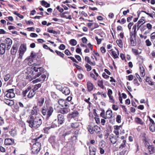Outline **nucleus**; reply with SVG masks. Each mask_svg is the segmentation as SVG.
<instances>
[{"mask_svg":"<svg viewBox=\"0 0 155 155\" xmlns=\"http://www.w3.org/2000/svg\"><path fill=\"white\" fill-rule=\"evenodd\" d=\"M28 126L31 128H37L39 127L42 123V120L39 117H33L30 116L26 121Z\"/></svg>","mask_w":155,"mask_h":155,"instance_id":"nucleus-1","label":"nucleus"},{"mask_svg":"<svg viewBox=\"0 0 155 155\" xmlns=\"http://www.w3.org/2000/svg\"><path fill=\"white\" fill-rule=\"evenodd\" d=\"M54 109L53 107L50 106L45 107H43L41 110V112L44 116H45V120L48 121L51 115L53 112Z\"/></svg>","mask_w":155,"mask_h":155,"instance_id":"nucleus-2","label":"nucleus"},{"mask_svg":"<svg viewBox=\"0 0 155 155\" xmlns=\"http://www.w3.org/2000/svg\"><path fill=\"white\" fill-rule=\"evenodd\" d=\"M137 28V25H135L133 26L132 29V31L130 32V45L132 46H134L136 45V42L135 40H133L132 37L133 36L135 38L137 34V31H136Z\"/></svg>","mask_w":155,"mask_h":155,"instance_id":"nucleus-3","label":"nucleus"},{"mask_svg":"<svg viewBox=\"0 0 155 155\" xmlns=\"http://www.w3.org/2000/svg\"><path fill=\"white\" fill-rule=\"evenodd\" d=\"M37 67H32V70L28 74L26 77V78L28 79L29 81H31V80L36 78V76H35V73H37L36 70Z\"/></svg>","mask_w":155,"mask_h":155,"instance_id":"nucleus-4","label":"nucleus"},{"mask_svg":"<svg viewBox=\"0 0 155 155\" xmlns=\"http://www.w3.org/2000/svg\"><path fill=\"white\" fill-rule=\"evenodd\" d=\"M87 128L91 134H94V132L98 133L101 131L100 127L97 125L93 127L91 125H89L88 126Z\"/></svg>","mask_w":155,"mask_h":155,"instance_id":"nucleus-5","label":"nucleus"},{"mask_svg":"<svg viewBox=\"0 0 155 155\" xmlns=\"http://www.w3.org/2000/svg\"><path fill=\"white\" fill-rule=\"evenodd\" d=\"M41 144L38 142H36L33 144L32 152L34 154L37 153L41 149Z\"/></svg>","mask_w":155,"mask_h":155,"instance_id":"nucleus-6","label":"nucleus"},{"mask_svg":"<svg viewBox=\"0 0 155 155\" xmlns=\"http://www.w3.org/2000/svg\"><path fill=\"white\" fill-rule=\"evenodd\" d=\"M14 90L13 89H11L7 90L6 92V96L8 98H12L15 97V94L14 92Z\"/></svg>","mask_w":155,"mask_h":155,"instance_id":"nucleus-7","label":"nucleus"},{"mask_svg":"<svg viewBox=\"0 0 155 155\" xmlns=\"http://www.w3.org/2000/svg\"><path fill=\"white\" fill-rule=\"evenodd\" d=\"M81 124L80 122H75L70 123L69 126L73 129H75L79 128L81 126Z\"/></svg>","mask_w":155,"mask_h":155,"instance_id":"nucleus-8","label":"nucleus"},{"mask_svg":"<svg viewBox=\"0 0 155 155\" xmlns=\"http://www.w3.org/2000/svg\"><path fill=\"white\" fill-rule=\"evenodd\" d=\"M58 102L59 104L63 107H69L68 102H67L66 100L60 99L58 101Z\"/></svg>","mask_w":155,"mask_h":155,"instance_id":"nucleus-9","label":"nucleus"},{"mask_svg":"<svg viewBox=\"0 0 155 155\" xmlns=\"http://www.w3.org/2000/svg\"><path fill=\"white\" fill-rule=\"evenodd\" d=\"M5 46H6L7 50H9L12 44V41L10 38H6L5 41Z\"/></svg>","mask_w":155,"mask_h":155,"instance_id":"nucleus-10","label":"nucleus"},{"mask_svg":"<svg viewBox=\"0 0 155 155\" xmlns=\"http://www.w3.org/2000/svg\"><path fill=\"white\" fill-rule=\"evenodd\" d=\"M14 143V140L12 138H6L5 139L4 141L5 144L7 145H12Z\"/></svg>","mask_w":155,"mask_h":155,"instance_id":"nucleus-11","label":"nucleus"},{"mask_svg":"<svg viewBox=\"0 0 155 155\" xmlns=\"http://www.w3.org/2000/svg\"><path fill=\"white\" fill-rule=\"evenodd\" d=\"M18 46L17 44H14L11 50V53L12 55L16 54L18 49Z\"/></svg>","mask_w":155,"mask_h":155,"instance_id":"nucleus-12","label":"nucleus"},{"mask_svg":"<svg viewBox=\"0 0 155 155\" xmlns=\"http://www.w3.org/2000/svg\"><path fill=\"white\" fill-rule=\"evenodd\" d=\"M57 117L58 124L60 125L63 124L64 121V116L61 114H60L58 115Z\"/></svg>","mask_w":155,"mask_h":155,"instance_id":"nucleus-13","label":"nucleus"},{"mask_svg":"<svg viewBox=\"0 0 155 155\" xmlns=\"http://www.w3.org/2000/svg\"><path fill=\"white\" fill-rule=\"evenodd\" d=\"M37 107L36 106H34L33 109L31 110L30 114V115L29 116L28 118H29L30 116H32L33 117H36L35 116L36 113H37Z\"/></svg>","mask_w":155,"mask_h":155,"instance_id":"nucleus-14","label":"nucleus"},{"mask_svg":"<svg viewBox=\"0 0 155 155\" xmlns=\"http://www.w3.org/2000/svg\"><path fill=\"white\" fill-rule=\"evenodd\" d=\"M90 155H95L96 148L92 145H90L89 147Z\"/></svg>","mask_w":155,"mask_h":155,"instance_id":"nucleus-15","label":"nucleus"},{"mask_svg":"<svg viewBox=\"0 0 155 155\" xmlns=\"http://www.w3.org/2000/svg\"><path fill=\"white\" fill-rule=\"evenodd\" d=\"M87 86L88 91L90 92L93 90L94 86L90 81H88L87 82Z\"/></svg>","mask_w":155,"mask_h":155,"instance_id":"nucleus-16","label":"nucleus"},{"mask_svg":"<svg viewBox=\"0 0 155 155\" xmlns=\"http://www.w3.org/2000/svg\"><path fill=\"white\" fill-rule=\"evenodd\" d=\"M5 45L3 43H2L0 45V54H3L5 51Z\"/></svg>","mask_w":155,"mask_h":155,"instance_id":"nucleus-17","label":"nucleus"},{"mask_svg":"<svg viewBox=\"0 0 155 155\" xmlns=\"http://www.w3.org/2000/svg\"><path fill=\"white\" fill-rule=\"evenodd\" d=\"M43 68L42 67L37 68V73H35V76H36V78L38 77L41 74V72L43 71Z\"/></svg>","mask_w":155,"mask_h":155,"instance_id":"nucleus-18","label":"nucleus"},{"mask_svg":"<svg viewBox=\"0 0 155 155\" xmlns=\"http://www.w3.org/2000/svg\"><path fill=\"white\" fill-rule=\"evenodd\" d=\"M61 92L65 95H68L70 93V90L68 87H63Z\"/></svg>","mask_w":155,"mask_h":155,"instance_id":"nucleus-19","label":"nucleus"},{"mask_svg":"<svg viewBox=\"0 0 155 155\" xmlns=\"http://www.w3.org/2000/svg\"><path fill=\"white\" fill-rule=\"evenodd\" d=\"M46 78V75L43 74L39 78H37L36 80H34L33 82L34 83H37L41 81H44Z\"/></svg>","mask_w":155,"mask_h":155,"instance_id":"nucleus-20","label":"nucleus"},{"mask_svg":"<svg viewBox=\"0 0 155 155\" xmlns=\"http://www.w3.org/2000/svg\"><path fill=\"white\" fill-rule=\"evenodd\" d=\"M55 137L54 136H51L49 139V141L51 143L52 146H54L56 143V140H55Z\"/></svg>","mask_w":155,"mask_h":155,"instance_id":"nucleus-21","label":"nucleus"},{"mask_svg":"<svg viewBox=\"0 0 155 155\" xmlns=\"http://www.w3.org/2000/svg\"><path fill=\"white\" fill-rule=\"evenodd\" d=\"M35 91L33 89H30L29 90L27 96L28 98H31L33 97L35 94Z\"/></svg>","mask_w":155,"mask_h":155,"instance_id":"nucleus-22","label":"nucleus"},{"mask_svg":"<svg viewBox=\"0 0 155 155\" xmlns=\"http://www.w3.org/2000/svg\"><path fill=\"white\" fill-rule=\"evenodd\" d=\"M135 122L137 124H140L141 125H143L144 123L141 119L138 117H136L135 118Z\"/></svg>","mask_w":155,"mask_h":155,"instance_id":"nucleus-23","label":"nucleus"},{"mask_svg":"<svg viewBox=\"0 0 155 155\" xmlns=\"http://www.w3.org/2000/svg\"><path fill=\"white\" fill-rule=\"evenodd\" d=\"M112 116V112L111 110H107V111L106 114V117L105 119H110Z\"/></svg>","mask_w":155,"mask_h":155,"instance_id":"nucleus-24","label":"nucleus"},{"mask_svg":"<svg viewBox=\"0 0 155 155\" xmlns=\"http://www.w3.org/2000/svg\"><path fill=\"white\" fill-rule=\"evenodd\" d=\"M69 107H64L62 108L60 110V112L61 114H64L67 113L70 110V109L68 108Z\"/></svg>","mask_w":155,"mask_h":155,"instance_id":"nucleus-25","label":"nucleus"},{"mask_svg":"<svg viewBox=\"0 0 155 155\" xmlns=\"http://www.w3.org/2000/svg\"><path fill=\"white\" fill-rule=\"evenodd\" d=\"M117 51V52H116L114 51H113L112 50H111L112 51V54L113 55V57L114 59H116L118 58H119L118 56L119 55V51L117 49H116Z\"/></svg>","mask_w":155,"mask_h":155,"instance_id":"nucleus-26","label":"nucleus"},{"mask_svg":"<svg viewBox=\"0 0 155 155\" xmlns=\"http://www.w3.org/2000/svg\"><path fill=\"white\" fill-rule=\"evenodd\" d=\"M79 113L77 111H74L70 114L69 115L71 118H74L78 116Z\"/></svg>","mask_w":155,"mask_h":155,"instance_id":"nucleus-27","label":"nucleus"},{"mask_svg":"<svg viewBox=\"0 0 155 155\" xmlns=\"http://www.w3.org/2000/svg\"><path fill=\"white\" fill-rule=\"evenodd\" d=\"M148 148L150 154H152L155 153V148L153 145H149L148 146Z\"/></svg>","mask_w":155,"mask_h":155,"instance_id":"nucleus-28","label":"nucleus"},{"mask_svg":"<svg viewBox=\"0 0 155 155\" xmlns=\"http://www.w3.org/2000/svg\"><path fill=\"white\" fill-rule=\"evenodd\" d=\"M31 88L30 87H28L25 90L22 92V94L23 97H26V94H28L29 92V90H30Z\"/></svg>","mask_w":155,"mask_h":155,"instance_id":"nucleus-29","label":"nucleus"},{"mask_svg":"<svg viewBox=\"0 0 155 155\" xmlns=\"http://www.w3.org/2000/svg\"><path fill=\"white\" fill-rule=\"evenodd\" d=\"M26 50V46L24 45H23L20 46L19 51L24 53Z\"/></svg>","mask_w":155,"mask_h":155,"instance_id":"nucleus-30","label":"nucleus"},{"mask_svg":"<svg viewBox=\"0 0 155 155\" xmlns=\"http://www.w3.org/2000/svg\"><path fill=\"white\" fill-rule=\"evenodd\" d=\"M4 101L6 104L9 106H11L14 104V101L11 100L6 99Z\"/></svg>","mask_w":155,"mask_h":155,"instance_id":"nucleus-31","label":"nucleus"},{"mask_svg":"<svg viewBox=\"0 0 155 155\" xmlns=\"http://www.w3.org/2000/svg\"><path fill=\"white\" fill-rule=\"evenodd\" d=\"M110 140L111 142L113 144H115L117 140L116 137L114 136H112L110 137Z\"/></svg>","mask_w":155,"mask_h":155,"instance_id":"nucleus-32","label":"nucleus"},{"mask_svg":"<svg viewBox=\"0 0 155 155\" xmlns=\"http://www.w3.org/2000/svg\"><path fill=\"white\" fill-rule=\"evenodd\" d=\"M52 28H49L47 29V31L49 33H52L54 35H57L58 34V32L52 29Z\"/></svg>","mask_w":155,"mask_h":155,"instance_id":"nucleus-33","label":"nucleus"},{"mask_svg":"<svg viewBox=\"0 0 155 155\" xmlns=\"http://www.w3.org/2000/svg\"><path fill=\"white\" fill-rule=\"evenodd\" d=\"M85 60L87 63L91 65H95V63H94L91 61V60L90 58L88 56H86L85 57Z\"/></svg>","mask_w":155,"mask_h":155,"instance_id":"nucleus-34","label":"nucleus"},{"mask_svg":"<svg viewBox=\"0 0 155 155\" xmlns=\"http://www.w3.org/2000/svg\"><path fill=\"white\" fill-rule=\"evenodd\" d=\"M41 5L45 7L46 8H48L50 6V4L46 2L43 0L41 2Z\"/></svg>","mask_w":155,"mask_h":155,"instance_id":"nucleus-35","label":"nucleus"},{"mask_svg":"<svg viewBox=\"0 0 155 155\" xmlns=\"http://www.w3.org/2000/svg\"><path fill=\"white\" fill-rule=\"evenodd\" d=\"M44 102V99L43 97H41L38 100V104L39 106L42 105Z\"/></svg>","mask_w":155,"mask_h":155,"instance_id":"nucleus-36","label":"nucleus"},{"mask_svg":"<svg viewBox=\"0 0 155 155\" xmlns=\"http://www.w3.org/2000/svg\"><path fill=\"white\" fill-rule=\"evenodd\" d=\"M25 61H28V65H31L33 64L32 62H33V61L32 59H31V58L29 57L27 58L25 60Z\"/></svg>","mask_w":155,"mask_h":155,"instance_id":"nucleus-37","label":"nucleus"},{"mask_svg":"<svg viewBox=\"0 0 155 155\" xmlns=\"http://www.w3.org/2000/svg\"><path fill=\"white\" fill-rule=\"evenodd\" d=\"M116 42L118 46L120 48H122L123 46V43L122 40L121 39L118 40L116 41Z\"/></svg>","mask_w":155,"mask_h":155,"instance_id":"nucleus-38","label":"nucleus"},{"mask_svg":"<svg viewBox=\"0 0 155 155\" xmlns=\"http://www.w3.org/2000/svg\"><path fill=\"white\" fill-rule=\"evenodd\" d=\"M140 75L142 77H144L145 75V71L143 68V67H140Z\"/></svg>","mask_w":155,"mask_h":155,"instance_id":"nucleus-39","label":"nucleus"},{"mask_svg":"<svg viewBox=\"0 0 155 155\" xmlns=\"http://www.w3.org/2000/svg\"><path fill=\"white\" fill-rule=\"evenodd\" d=\"M98 85L101 88L103 89L104 86L103 85V82L102 80L98 81L97 82Z\"/></svg>","mask_w":155,"mask_h":155,"instance_id":"nucleus-40","label":"nucleus"},{"mask_svg":"<svg viewBox=\"0 0 155 155\" xmlns=\"http://www.w3.org/2000/svg\"><path fill=\"white\" fill-rule=\"evenodd\" d=\"M70 142H73L74 141H75L77 140V137L76 135H74L71 136V138L69 139Z\"/></svg>","mask_w":155,"mask_h":155,"instance_id":"nucleus-41","label":"nucleus"},{"mask_svg":"<svg viewBox=\"0 0 155 155\" xmlns=\"http://www.w3.org/2000/svg\"><path fill=\"white\" fill-rule=\"evenodd\" d=\"M21 134H25L26 132V128L25 124H24L22 126V128L21 129Z\"/></svg>","mask_w":155,"mask_h":155,"instance_id":"nucleus-42","label":"nucleus"},{"mask_svg":"<svg viewBox=\"0 0 155 155\" xmlns=\"http://www.w3.org/2000/svg\"><path fill=\"white\" fill-rule=\"evenodd\" d=\"M149 129L152 132H153L155 131V124H149Z\"/></svg>","mask_w":155,"mask_h":155,"instance_id":"nucleus-43","label":"nucleus"},{"mask_svg":"<svg viewBox=\"0 0 155 155\" xmlns=\"http://www.w3.org/2000/svg\"><path fill=\"white\" fill-rule=\"evenodd\" d=\"M95 39L96 40L98 45L100 44L101 43V41L104 40L103 38L99 39L97 36L95 37Z\"/></svg>","mask_w":155,"mask_h":155,"instance_id":"nucleus-44","label":"nucleus"},{"mask_svg":"<svg viewBox=\"0 0 155 155\" xmlns=\"http://www.w3.org/2000/svg\"><path fill=\"white\" fill-rule=\"evenodd\" d=\"M146 81L148 83V84L151 85H154V82L152 81H151L150 80V78L149 77H147V78L146 79Z\"/></svg>","mask_w":155,"mask_h":155,"instance_id":"nucleus-45","label":"nucleus"},{"mask_svg":"<svg viewBox=\"0 0 155 155\" xmlns=\"http://www.w3.org/2000/svg\"><path fill=\"white\" fill-rule=\"evenodd\" d=\"M70 43L73 46H75L77 44V41L74 39H72L70 40Z\"/></svg>","mask_w":155,"mask_h":155,"instance_id":"nucleus-46","label":"nucleus"},{"mask_svg":"<svg viewBox=\"0 0 155 155\" xmlns=\"http://www.w3.org/2000/svg\"><path fill=\"white\" fill-rule=\"evenodd\" d=\"M85 68H86L87 71H90L92 69L91 66L90 65L88 64H86L85 65Z\"/></svg>","mask_w":155,"mask_h":155,"instance_id":"nucleus-47","label":"nucleus"},{"mask_svg":"<svg viewBox=\"0 0 155 155\" xmlns=\"http://www.w3.org/2000/svg\"><path fill=\"white\" fill-rule=\"evenodd\" d=\"M126 141L125 140H124L123 141V143L121 144L119 147V148L122 149L123 148L126 146Z\"/></svg>","mask_w":155,"mask_h":155,"instance_id":"nucleus-48","label":"nucleus"},{"mask_svg":"<svg viewBox=\"0 0 155 155\" xmlns=\"http://www.w3.org/2000/svg\"><path fill=\"white\" fill-rule=\"evenodd\" d=\"M55 52L58 55L60 56L62 58L64 57V54L62 53L57 50L55 51Z\"/></svg>","mask_w":155,"mask_h":155,"instance_id":"nucleus-49","label":"nucleus"},{"mask_svg":"<svg viewBox=\"0 0 155 155\" xmlns=\"http://www.w3.org/2000/svg\"><path fill=\"white\" fill-rule=\"evenodd\" d=\"M10 75L9 74H7L4 76V80L5 81H6L10 79Z\"/></svg>","mask_w":155,"mask_h":155,"instance_id":"nucleus-50","label":"nucleus"},{"mask_svg":"<svg viewBox=\"0 0 155 155\" xmlns=\"http://www.w3.org/2000/svg\"><path fill=\"white\" fill-rule=\"evenodd\" d=\"M10 135L12 137H15L16 135V131L15 130H12L10 132Z\"/></svg>","mask_w":155,"mask_h":155,"instance_id":"nucleus-51","label":"nucleus"},{"mask_svg":"<svg viewBox=\"0 0 155 155\" xmlns=\"http://www.w3.org/2000/svg\"><path fill=\"white\" fill-rule=\"evenodd\" d=\"M121 117L120 115H117L116 118V121L118 123H120L121 122Z\"/></svg>","mask_w":155,"mask_h":155,"instance_id":"nucleus-52","label":"nucleus"},{"mask_svg":"<svg viewBox=\"0 0 155 155\" xmlns=\"http://www.w3.org/2000/svg\"><path fill=\"white\" fill-rule=\"evenodd\" d=\"M90 76L93 78L95 80H97V77L95 76L94 74L92 72L90 73Z\"/></svg>","mask_w":155,"mask_h":155,"instance_id":"nucleus-53","label":"nucleus"},{"mask_svg":"<svg viewBox=\"0 0 155 155\" xmlns=\"http://www.w3.org/2000/svg\"><path fill=\"white\" fill-rule=\"evenodd\" d=\"M63 88V87L60 85H58L56 86V88L61 91H62Z\"/></svg>","mask_w":155,"mask_h":155,"instance_id":"nucleus-54","label":"nucleus"},{"mask_svg":"<svg viewBox=\"0 0 155 155\" xmlns=\"http://www.w3.org/2000/svg\"><path fill=\"white\" fill-rule=\"evenodd\" d=\"M147 27L149 30H151L152 28V25L150 23L147 24Z\"/></svg>","mask_w":155,"mask_h":155,"instance_id":"nucleus-55","label":"nucleus"},{"mask_svg":"<svg viewBox=\"0 0 155 155\" xmlns=\"http://www.w3.org/2000/svg\"><path fill=\"white\" fill-rule=\"evenodd\" d=\"M132 51L136 55H137L138 54V50L136 49L132 48Z\"/></svg>","mask_w":155,"mask_h":155,"instance_id":"nucleus-56","label":"nucleus"},{"mask_svg":"<svg viewBox=\"0 0 155 155\" xmlns=\"http://www.w3.org/2000/svg\"><path fill=\"white\" fill-rule=\"evenodd\" d=\"M24 53L19 51V56L18 58L21 59H22Z\"/></svg>","mask_w":155,"mask_h":155,"instance_id":"nucleus-57","label":"nucleus"},{"mask_svg":"<svg viewBox=\"0 0 155 155\" xmlns=\"http://www.w3.org/2000/svg\"><path fill=\"white\" fill-rule=\"evenodd\" d=\"M59 48L61 50H63L65 48V46L63 44H61L59 47Z\"/></svg>","mask_w":155,"mask_h":155,"instance_id":"nucleus-58","label":"nucleus"},{"mask_svg":"<svg viewBox=\"0 0 155 155\" xmlns=\"http://www.w3.org/2000/svg\"><path fill=\"white\" fill-rule=\"evenodd\" d=\"M100 50L101 52L103 53H105L106 51V50L105 48L103 47H102L101 48Z\"/></svg>","mask_w":155,"mask_h":155,"instance_id":"nucleus-59","label":"nucleus"},{"mask_svg":"<svg viewBox=\"0 0 155 155\" xmlns=\"http://www.w3.org/2000/svg\"><path fill=\"white\" fill-rule=\"evenodd\" d=\"M112 108L113 109L115 110H117L118 109V107L117 105H116L114 104H113L112 105Z\"/></svg>","mask_w":155,"mask_h":155,"instance_id":"nucleus-60","label":"nucleus"},{"mask_svg":"<svg viewBox=\"0 0 155 155\" xmlns=\"http://www.w3.org/2000/svg\"><path fill=\"white\" fill-rule=\"evenodd\" d=\"M71 133L72 131L71 130H69L65 133L64 134V136H66L67 135H68L70 134Z\"/></svg>","mask_w":155,"mask_h":155,"instance_id":"nucleus-61","label":"nucleus"},{"mask_svg":"<svg viewBox=\"0 0 155 155\" xmlns=\"http://www.w3.org/2000/svg\"><path fill=\"white\" fill-rule=\"evenodd\" d=\"M127 151L126 150H123L120 153V155H126Z\"/></svg>","mask_w":155,"mask_h":155,"instance_id":"nucleus-62","label":"nucleus"},{"mask_svg":"<svg viewBox=\"0 0 155 155\" xmlns=\"http://www.w3.org/2000/svg\"><path fill=\"white\" fill-rule=\"evenodd\" d=\"M146 45L147 46H150L151 45V42L148 39L146 41Z\"/></svg>","mask_w":155,"mask_h":155,"instance_id":"nucleus-63","label":"nucleus"},{"mask_svg":"<svg viewBox=\"0 0 155 155\" xmlns=\"http://www.w3.org/2000/svg\"><path fill=\"white\" fill-rule=\"evenodd\" d=\"M150 37L151 39H154L155 38V31L151 34Z\"/></svg>","mask_w":155,"mask_h":155,"instance_id":"nucleus-64","label":"nucleus"}]
</instances>
